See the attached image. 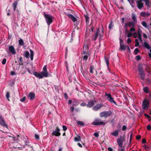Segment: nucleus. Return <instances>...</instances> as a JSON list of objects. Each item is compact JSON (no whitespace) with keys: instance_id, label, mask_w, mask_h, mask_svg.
Segmentation results:
<instances>
[{"instance_id":"nucleus-47","label":"nucleus","mask_w":151,"mask_h":151,"mask_svg":"<svg viewBox=\"0 0 151 151\" xmlns=\"http://www.w3.org/2000/svg\"><path fill=\"white\" fill-rule=\"evenodd\" d=\"M130 31H131V32H134L135 31V29L133 27H131L130 29Z\"/></svg>"},{"instance_id":"nucleus-42","label":"nucleus","mask_w":151,"mask_h":151,"mask_svg":"<svg viewBox=\"0 0 151 151\" xmlns=\"http://www.w3.org/2000/svg\"><path fill=\"white\" fill-rule=\"evenodd\" d=\"M136 59L137 60H139L140 59L141 57L139 55H138L136 57Z\"/></svg>"},{"instance_id":"nucleus-10","label":"nucleus","mask_w":151,"mask_h":151,"mask_svg":"<svg viewBox=\"0 0 151 151\" xmlns=\"http://www.w3.org/2000/svg\"><path fill=\"white\" fill-rule=\"evenodd\" d=\"M0 124L3 127L8 128L7 126L2 117L0 116Z\"/></svg>"},{"instance_id":"nucleus-15","label":"nucleus","mask_w":151,"mask_h":151,"mask_svg":"<svg viewBox=\"0 0 151 151\" xmlns=\"http://www.w3.org/2000/svg\"><path fill=\"white\" fill-rule=\"evenodd\" d=\"M96 103L95 101H90L88 102L87 105V106L88 107H91L93 106Z\"/></svg>"},{"instance_id":"nucleus-29","label":"nucleus","mask_w":151,"mask_h":151,"mask_svg":"<svg viewBox=\"0 0 151 151\" xmlns=\"http://www.w3.org/2000/svg\"><path fill=\"white\" fill-rule=\"evenodd\" d=\"M19 43L20 45L22 46L24 45L23 41L22 39H20L19 41Z\"/></svg>"},{"instance_id":"nucleus-23","label":"nucleus","mask_w":151,"mask_h":151,"mask_svg":"<svg viewBox=\"0 0 151 151\" xmlns=\"http://www.w3.org/2000/svg\"><path fill=\"white\" fill-rule=\"evenodd\" d=\"M126 46L124 45L121 42L120 43V49L121 50H125L126 49Z\"/></svg>"},{"instance_id":"nucleus-62","label":"nucleus","mask_w":151,"mask_h":151,"mask_svg":"<svg viewBox=\"0 0 151 151\" xmlns=\"http://www.w3.org/2000/svg\"><path fill=\"white\" fill-rule=\"evenodd\" d=\"M108 150L109 151H113L112 149L110 147H109L108 148Z\"/></svg>"},{"instance_id":"nucleus-52","label":"nucleus","mask_w":151,"mask_h":151,"mask_svg":"<svg viewBox=\"0 0 151 151\" xmlns=\"http://www.w3.org/2000/svg\"><path fill=\"white\" fill-rule=\"evenodd\" d=\"M132 34L130 33H128V35L127 36V37H131V36H132Z\"/></svg>"},{"instance_id":"nucleus-60","label":"nucleus","mask_w":151,"mask_h":151,"mask_svg":"<svg viewBox=\"0 0 151 151\" xmlns=\"http://www.w3.org/2000/svg\"><path fill=\"white\" fill-rule=\"evenodd\" d=\"M136 138L138 139H140L141 138V136L140 135H138L136 137Z\"/></svg>"},{"instance_id":"nucleus-14","label":"nucleus","mask_w":151,"mask_h":151,"mask_svg":"<svg viewBox=\"0 0 151 151\" xmlns=\"http://www.w3.org/2000/svg\"><path fill=\"white\" fill-rule=\"evenodd\" d=\"M123 140L122 137H121L119 138L117 140V142L118 145L119 146L121 147L122 145V142Z\"/></svg>"},{"instance_id":"nucleus-26","label":"nucleus","mask_w":151,"mask_h":151,"mask_svg":"<svg viewBox=\"0 0 151 151\" xmlns=\"http://www.w3.org/2000/svg\"><path fill=\"white\" fill-rule=\"evenodd\" d=\"M140 27H138V31L137 33L138 35H141L142 31L140 29Z\"/></svg>"},{"instance_id":"nucleus-4","label":"nucleus","mask_w":151,"mask_h":151,"mask_svg":"<svg viewBox=\"0 0 151 151\" xmlns=\"http://www.w3.org/2000/svg\"><path fill=\"white\" fill-rule=\"evenodd\" d=\"M106 123L104 121H101L98 119H95L92 123L93 124L95 125H105Z\"/></svg>"},{"instance_id":"nucleus-55","label":"nucleus","mask_w":151,"mask_h":151,"mask_svg":"<svg viewBox=\"0 0 151 151\" xmlns=\"http://www.w3.org/2000/svg\"><path fill=\"white\" fill-rule=\"evenodd\" d=\"M11 74L12 76L15 75V73L14 71H11Z\"/></svg>"},{"instance_id":"nucleus-48","label":"nucleus","mask_w":151,"mask_h":151,"mask_svg":"<svg viewBox=\"0 0 151 151\" xmlns=\"http://www.w3.org/2000/svg\"><path fill=\"white\" fill-rule=\"evenodd\" d=\"M6 98L8 99V100L9 101V93H7L6 96Z\"/></svg>"},{"instance_id":"nucleus-16","label":"nucleus","mask_w":151,"mask_h":151,"mask_svg":"<svg viewBox=\"0 0 151 151\" xmlns=\"http://www.w3.org/2000/svg\"><path fill=\"white\" fill-rule=\"evenodd\" d=\"M35 97V94L33 92L30 93L28 96V98L30 100H33Z\"/></svg>"},{"instance_id":"nucleus-56","label":"nucleus","mask_w":151,"mask_h":151,"mask_svg":"<svg viewBox=\"0 0 151 151\" xmlns=\"http://www.w3.org/2000/svg\"><path fill=\"white\" fill-rule=\"evenodd\" d=\"M64 97L66 99H67L68 98V96L66 93H65L64 94Z\"/></svg>"},{"instance_id":"nucleus-27","label":"nucleus","mask_w":151,"mask_h":151,"mask_svg":"<svg viewBox=\"0 0 151 151\" xmlns=\"http://www.w3.org/2000/svg\"><path fill=\"white\" fill-rule=\"evenodd\" d=\"M141 24L145 28H147V24L146 22L145 21H143L142 22Z\"/></svg>"},{"instance_id":"nucleus-51","label":"nucleus","mask_w":151,"mask_h":151,"mask_svg":"<svg viewBox=\"0 0 151 151\" xmlns=\"http://www.w3.org/2000/svg\"><path fill=\"white\" fill-rule=\"evenodd\" d=\"M63 128L64 131H65L67 129L66 127L65 126H63Z\"/></svg>"},{"instance_id":"nucleus-45","label":"nucleus","mask_w":151,"mask_h":151,"mask_svg":"<svg viewBox=\"0 0 151 151\" xmlns=\"http://www.w3.org/2000/svg\"><path fill=\"white\" fill-rule=\"evenodd\" d=\"M127 128V127L125 125H123L122 128V130L123 131H124L126 130Z\"/></svg>"},{"instance_id":"nucleus-30","label":"nucleus","mask_w":151,"mask_h":151,"mask_svg":"<svg viewBox=\"0 0 151 151\" xmlns=\"http://www.w3.org/2000/svg\"><path fill=\"white\" fill-rule=\"evenodd\" d=\"M98 31H97V32L96 33L94 37L93 38V39L94 40H95L96 39L97 37H98Z\"/></svg>"},{"instance_id":"nucleus-61","label":"nucleus","mask_w":151,"mask_h":151,"mask_svg":"<svg viewBox=\"0 0 151 151\" xmlns=\"http://www.w3.org/2000/svg\"><path fill=\"white\" fill-rule=\"evenodd\" d=\"M74 109V108L73 106H72L70 107V110H71L72 112L73 111Z\"/></svg>"},{"instance_id":"nucleus-13","label":"nucleus","mask_w":151,"mask_h":151,"mask_svg":"<svg viewBox=\"0 0 151 151\" xmlns=\"http://www.w3.org/2000/svg\"><path fill=\"white\" fill-rule=\"evenodd\" d=\"M9 50L10 52L13 55H15L16 52L15 50V49L12 45L9 47Z\"/></svg>"},{"instance_id":"nucleus-25","label":"nucleus","mask_w":151,"mask_h":151,"mask_svg":"<svg viewBox=\"0 0 151 151\" xmlns=\"http://www.w3.org/2000/svg\"><path fill=\"white\" fill-rule=\"evenodd\" d=\"M150 0H144L146 5L148 6H149L150 5Z\"/></svg>"},{"instance_id":"nucleus-59","label":"nucleus","mask_w":151,"mask_h":151,"mask_svg":"<svg viewBox=\"0 0 151 151\" xmlns=\"http://www.w3.org/2000/svg\"><path fill=\"white\" fill-rule=\"evenodd\" d=\"M144 115L145 116L147 117L148 118H149L150 117V116L147 114H145Z\"/></svg>"},{"instance_id":"nucleus-8","label":"nucleus","mask_w":151,"mask_h":151,"mask_svg":"<svg viewBox=\"0 0 151 151\" xmlns=\"http://www.w3.org/2000/svg\"><path fill=\"white\" fill-rule=\"evenodd\" d=\"M105 96L107 97V100L111 103H113L116 104V102L113 100V98L112 97L111 95L110 94L105 93Z\"/></svg>"},{"instance_id":"nucleus-46","label":"nucleus","mask_w":151,"mask_h":151,"mask_svg":"<svg viewBox=\"0 0 151 151\" xmlns=\"http://www.w3.org/2000/svg\"><path fill=\"white\" fill-rule=\"evenodd\" d=\"M35 138L37 139H38L39 138V136L37 134H35Z\"/></svg>"},{"instance_id":"nucleus-18","label":"nucleus","mask_w":151,"mask_h":151,"mask_svg":"<svg viewBox=\"0 0 151 151\" xmlns=\"http://www.w3.org/2000/svg\"><path fill=\"white\" fill-rule=\"evenodd\" d=\"M83 53L85 55L83 57V60H87L88 56H89V54L88 52H87L86 53L85 51H83Z\"/></svg>"},{"instance_id":"nucleus-24","label":"nucleus","mask_w":151,"mask_h":151,"mask_svg":"<svg viewBox=\"0 0 151 151\" xmlns=\"http://www.w3.org/2000/svg\"><path fill=\"white\" fill-rule=\"evenodd\" d=\"M29 53L28 51H25L24 52V55L26 58H28L29 57Z\"/></svg>"},{"instance_id":"nucleus-7","label":"nucleus","mask_w":151,"mask_h":151,"mask_svg":"<svg viewBox=\"0 0 151 151\" xmlns=\"http://www.w3.org/2000/svg\"><path fill=\"white\" fill-rule=\"evenodd\" d=\"M149 101L148 100H144L142 104L143 109L144 110H147L149 107Z\"/></svg>"},{"instance_id":"nucleus-12","label":"nucleus","mask_w":151,"mask_h":151,"mask_svg":"<svg viewBox=\"0 0 151 151\" xmlns=\"http://www.w3.org/2000/svg\"><path fill=\"white\" fill-rule=\"evenodd\" d=\"M135 23L134 22H129L128 23H127L125 24V26L126 27H134L135 26Z\"/></svg>"},{"instance_id":"nucleus-38","label":"nucleus","mask_w":151,"mask_h":151,"mask_svg":"<svg viewBox=\"0 0 151 151\" xmlns=\"http://www.w3.org/2000/svg\"><path fill=\"white\" fill-rule=\"evenodd\" d=\"M93 66H91L90 69V71L91 73H93Z\"/></svg>"},{"instance_id":"nucleus-28","label":"nucleus","mask_w":151,"mask_h":151,"mask_svg":"<svg viewBox=\"0 0 151 151\" xmlns=\"http://www.w3.org/2000/svg\"><path fill=\"white\" fill-rule=\"evenodd\" d=\"M81 137L79 136L75 138V140L76 141H79L81 140Z\"/></svg>"},{"instance_id":"nucleus-11","label":"nucleus","mask_w":151,"mask_h":151,"mask_svg":"<svg viewBox=\"0 0 151 151\" xmlns=\"http://www.w3.org/2000/svg\"><path fill=\"white\" fill-rule=\"evenodd\" d=\"M102 106L103 105L102 104H99L94 106L93 108V109L94 111H96L100 109Z\"/></svg>"},{"instance_id":"nucleus-53","label":"nucleus","mask_w":151,"mask_h":151,"mask_svg":"<svg viewBox=\"0 0 151 151\" xmlns=\"http://www.w3.org/2000/svg\"><path fill=\"white\" fill-rule=\"evenodd\" d=\"M86 105V104L84 103H82L81 104V106H85Z\"/></svg>"},{"instance_id":"nucleus-39","label":"nucleus","mask_w":151,"mask_h":151,"mask_svg":"<svg viewBox=\"0 0 151 151\" xmlns=\"http://www.w3.org/2000/svg\"><path fill=\"white\" fill-rule=\"evenodd\" d=\"M6 59L5 58H4L2 61V64L3 65H4L6 64Z\"/></svg>"},{"instance_id":"nucleus-64","label":"nucleus","mask_w":151,"mask_h":151,"mask_svg":"<svg viewBox=\"0 0 151 151\" xmlns=\"http://www.w3.org/2000/svg\"><path fill=\"white\" fill-rule=\"evenodd\" d=\"M118 151H124V150L123 149H122L119 150Z\"/></svg>"},{"instance_id":"nucleus-57","label":"nucleus","mask_w":151,"mask_h":151,"mask_svg":"<svg viewBox=\"0 0 151 151\" xmlns=\"http://www.w3.org/2000/svg\"><path fill=\"white\" fill-rule=\"evenodd\" d=\"M131 40L130 38H128L127 40V42L128 43L131 42Z\"/></svg>"},{"instance_id":"nucleus-3","label":"nucleus","mask_w":151,"mask_h":151,"mask_svg":"<svg viewBox=\"0 0 151 151\" xmlns=\"http://www.w3.org/2000/svg\"><path fill=\"white\" fill-rule=\"evenodd\" d=\"M111 114L112 113L110 111H105L100 113L99 115L101 117H107L110 116Z\"/></svg>"},{"instance_id":"nucleus-5","label":"nucleus","mask_w":151,"mask_h":151,"mask_svg":"<svg viewBox=\"0 0 151 151\" xmlns=\"http://www.w3.org/2000/svg\"><path fill=\"white\" fill-rule=\"evenodd\" d=\"M144 0H131L132 3H134V1H136L137 7L139 9H141L143 7L144 4L142 1Z\"/></svg>"},{"instance_id":"nucleus-20","label":"nucleus","mask_w":151,"mask_h":151,"mask_svg":"<svg viewBox=\"0 0 151 151\" xmlns=\"http://www.w3.org/2000/svg\"><path fill=\"white\" fill-rule=\"evenodd\" d=\"M132 19L133 21V22L136 23L137 22V17L135 14L134 13H132Z\"/></svg>"},{"instance_id":"nucleus-44","label":"nucleus","mask_w":151,"mask_h":151,"mask_svg":"<svg viewBox=\"0 0 151 151\" xmlns=\"http://www.w3.org/2000/svg\"><path fill=\"white\" fill-rule=\"evenodd\" d=\"M147 129L148 130H150L151 129V126L150 125L147 126Z\"/></svg>"},{"instance_id":"nucleus-33","label":"nucleus","mask_w":151,"mask_h":151,"mask_svg":"<svg viewBox=\"0 0 151 151\" xmlns=\"http://www.w3.org/2000/svg\"><path fill=\"white\" fill-rule=\"evenodd\" d=\"M132 35L134 38H136L137 37L138 34L136 32H134L133 33Z\"/></svg>"},{"instance_id":"nucleus-58","label":"nucleus","mask_w":151,"mask_h":151,"mask_svg":"<svg viewBox=\"0 0 151 151\" xmlns=\"http://www.w3.org/2000/svg\"><path fill=\"white\" fill-rule=\"evenodd\" d=\"M142 142L143 143H145L146 142V140L145 139H142Z\"/></svg>"},{"instance_id":"nucleus-41","label":"nucleus","mask_w":151,"mask_h":151,"mask_svg":"<svg viewBox=\"0 0 151 151\" xmlns=\"http://www.w3.org/2000/svg\"><path fill=\"white\" fill-rule=\"evenodd\" d=\"M113 24L112 22H111L109 24V28L111 29L113 27Z\"/></svg>"},{"instance_id":"nucleus-21","label":"nucleus","mask_w":151,"mask_h":151,"mask_svg":"<svg viewBox=\"0 0 151 151\" xmlns=\"http://www.w3.org/2000/svg\"><path fill=\"white\" fill-rule=\"evenodd\" d=\"M119 132L118 130H116L115 131L111 132V134L114 137H117L118 134Z\"/></svg>"},{"instance_id":"nucleus-49","label":"nucleus","mask_w":151,"mask_h":151,"mask_svg":"<svg viewBox=\"0 0 151 151\" xmlns=\"http://www.w3.org/2000/svg\"><path fill=\"white\" fill-rule=\"evenodd\" d=\"M105 60H106V63L107 65L108 66L109 65V60L107 59H105Z\"/></svg>"},{"instance_id":"nucleus-43","label":"nucleus","mask_w":151,"mask_h":151,"mask_svg":"<svg viewBox=\"0 0 151 151\" xmlns=\"http://www.w3.org/2000/svg\"><path fill=\"white\" fill-rule=\"evenodd\" d=\"M79 104L78 102L76 101L75 102H73V106H77Z\"/></svg>"},{"instance_id":"nucleus-32","label":"nucleus","mask_w":151,"mask_h":151,"mask_svg":"<svg viewBox=\"0 0 151 151\" xmlns=\"http://www.w3.org/2000/svg\"><path fill=\"white\" fill-rule=\"evenodd\" d=\"M135 41L136 43L135 46L136 47L138 46L139 45V42L138 40L137 39H136L135 40Z\"/></svg>"},{"instance_id":"nucleus-2","label":"nucleus","mask_w":151,"mask_h":151,"mask_svg":"<svg viewBox=\"0 0 151 151\" xmlns=\"http://www.w3.org/2000/svg\"><path fill=\"white\" fill-rule=\"evenodd\" d=\"M138 70L141 78L143 80L145 79V74L142 65H140L138 68Z\"/></svg>"},{"instance_id":"nucleus-19","label":"nucleus","mask_w":151,"mask_h":151,"mask_svg":"<svg viewBox=\"0 0 151 151\" xmlns=\"http://www.w3.org/2000/svg\"><path fill=\"white\" fill-rule=\"evenodd\" d=\"M150 15V13L144 12H142L140 13V16L142 17H147Z\"/></svg>"},{"instance_id":"nucleus-34","label":"nucleus","mask_w":151,"mask_h":151,"mask_svg":"<svg viewBox=\"0 0 151 151\" xmlns=\"http://www.w3.org/2000/svg\"><path fill=\"white\" fill-rule=\"evenodd\" d=\"M144 91L146 93H147L148 92V88L147 87H144L143 88Z\"/></svg>"},{"instance_id":"nucleus-50","label":"nucleus","mask_w":151,"mask_h":151,"mask_svg":"<svg viewBox=\"0 0 151 151\" xmlns=\"http://www.w3.org/2000/svg\"><path fill=\"white\" fill-rule=\"evenodd\" d=\"M94 135L96 137H98L99 135V134L97 133H94Z\"/></svg>"},{"instance_id":"nucleus-31","label":"nucleus","mask_w":151,"mask_h":151,"mask_svg":"<svg viewBox=\"0 0 151 151\" xmlns=\"http://www.w3.org/2000/svg\"><path fill=\"white\" fill-rule=\"evenodd\" d=\"M17 2H15L13 3V6L14 7V11H15L16 10V9L17 7Z\"/></svg>"},{"instance_id":"nucleus-37","label":"nucleus","mask_w":151,"mask_h":151,"mask_svg":"<svg viewBox=\"0 0 151 151\" xmlns=\"http://www.w3.org/2000/svg\"><path fill=\"white\" fill-rule=\"evenodd\" d=\"M26 99V97L25 96H24L23 97L22 99H20V101L21 102H23L25 101V100Z\"/></svg>"},{"instance_id":"nucleus-54","label":"nucleus","mask_w":151,"mask_h":151,"mask_svg":"<svg viewBox=\"0 0 151 151\" xmlns=\"http://www.w3.org/2000/svg\"><path fill=\"white\" fill-rule=\"evenodd\" d=\"M143 37L145 38H147V35L145 33L143 34Z\"/></svg>"},{"instance_id":"nucleus-40","label":"nucleus","mask_w":151,"mask_h":151,"mask_svg":"<svg viewBox=\"0 0 151 151\" xmlns=\"http://www.w3.org/2000/svg\"><path fill=\"white\" fill-rule=\"evenodd\" d=\"M139 51V50L137 48L135 49L134 51V53L136 55L137 54Z\"/></svg>"},{"instance_id":"nucleus-36","label":"nucleus","mask_w":151,"mask_h":151,"mask_svg":"<svg viewBox=\"0 0 151 151\" xmlns=\"http://www.w3.org/2000/svg\"><path fill=\"white\" fill-rule=\"evenodd\" d=\"M138 37L141 42H142V40L141 37V35H138Z\"/></svg>"},{"instance_id":"nucleus-9","label":"nucleus","mask_w":151,"mask_h":151,"mask_svg":"<svg viewBox=\"0 0 151 151\" xmlns=\"http://www.w3.org/2000/svg\"><path fill=\"white\" fill-rule=\"evenodd\" d=\"M56 128L55 130L52 132V134L56 136H59L61 134L60 132V130L58 127H57Z\"/></svg>"},{"instance_id":"nucleus-35","label":"nucleus","mask_w":151,"mask_h":151,"mask_svg":"<svg viewBox=\"0 0 151 151\" xmlns=\"http://www.w3.org/2000/svg\"><path fill=\"white\" fill-rule=\"evenodd\" d=\"M77 123L79 124L81 126H83L84 124V123L83 122L80 121H78Z\"/></svg>"},{"instance_id":"nucleus-6","label":"nucleus","mask_w":151,"mask_h":151,"mask_svg":"<svg viewBox=\"0 0 151 151\" xmlns=\"http://www.w3.org/2000/svg\"><path fill=\"white\" fill-rule=\"evenodd\" d=\"M45 17L46 22L47 24L49 26L52 22V17L49 14H44Z\"/></svg>"},{"instance_id":"nucleus-1","label":"nucleus","mask_w":151,"mask_h":151,"mask_svg":"<svg viewBox=\"0 0 151 151\" xmlns=\"http://www.w3.org/2000/svg\"><path fill=\"white\" fill-rule=\"evenodd\" d=\"M43 71L40 73L35 72L33 75L39 78H42L43 77H47L50 75L47 70V66L45 65L42 69Z\"/></svg>"},{"instance_id":"nucleus-17","label":"nucleus","mask_w":151,"mask_h":151,"mask_svg":"<svg viewBox=\"0 0 151 151\" xmlns=\"http://www.w3.org/2000/svg\"><path fill=\"white\" fill-rule=\"evenodd\" d=\"M67 16L69 18L71 19L73 22L76 21H77V19L73 15L71 14H68Z\"/></svg>"},{"instance_id":"nucleus-22","label":"nucleus","mask_w":151,"mask_h":151,"mask_svg":"<svg viewBox=\"0 0 151 151\" xmlns=\"http://www.w3.org/2000/svg\"><path fill=\"white\" fill-rule=\"evenodd\" d=\"M30 59L31 60H32L33 59L34 53L33 51L31 50H30Z\"/></svg>"},{"instance_id":"nucleus-63","label":"nucleus","mask_w":151,"mask_h":151,"mask_svg":"<svg viewBox=\"0 0 151 151\" xmlns=\"http://www.w3.org/2000/svg\"><path fill=\"white\" fill-rule=\"evenodd\" d=\"M78 145L81 147H82V145L80 143H78Z\"/></svg>"}]
</instances>
